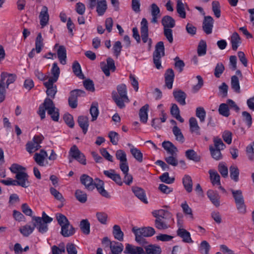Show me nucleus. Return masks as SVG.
Here are the masks:
<instances>
[{"mask_svg":"<svg viewBox=\"0 0 254 254\" xmlns=\"http://www.w3.org/2000/svg\"><path fill=\"white\" fill-rule=\"evenodd\" d=\"M46 110L54 121L58 122L59 121V109L55 107L54 102L49 98H46L44 102L39 107L38 113L42 120L45 118Z\"/></svg>","mask_w":254,"mask_h":254,"instance_id":"nucleus-3","label":"nucleus"},{"mask_svg":"<svg viewBox=\"0 0 254 254\" xmlns=\"http://www.w3.org/2000/svg\"><path fill=\"white\" fill-rule=\"evenodd\" d=\"M57 55L59 60L62 64H66V51L64 46H60L57 51Z\"/></svg>","mask_w":254,"mask_h":254,"instance_id":"nucleus-32","label":"nucleus"},{"mask_svg":"<svg viewBox=\"0 0 254 254\" xmlns=\"http://www.w3.org/2000/svg\"><path fill=\"white\" fill-rule=\"evenodd\" d=\"M162 145L164 149L171 155H174L178 152L177 148L169 141H163Z\"/></svg>","mask_w":254,"mask_h":254,"instance_id":"nucleus-23","label":"nucleus"},{"mask_svg":"<svg viewBox=\"0 0 254 254\" xmlns=\"http://www.w3.org/2000/svg\"><path fill=\"white\" fill-rule=\"evenodd\" d=\"M117 92L113 91L112 96L117 106L120 109L125 108V103L129 102V99L127 96V90L126 85L121 84L117 87Z\"/></svg>","mask_w":254,"mask_h":254,"instance_id":"nucleus-4","label":"nucleus"},{"mask_svg":"<svg viewBox=\"0 0 254 254\" xmlns=\"http://www.w3.org/2000/svg\"><path fill=\"white\" fill-rule=\"evenodd\" d=\"M108 136L110 139V141L113 145H116L118 144L119 140V135L117 132L111 131L109 132Z\"/></svg>","mask_w":254,"mask_h":254,"instance_id":"nucleus-61","label":"nucleus"},{"mask_svg":"<svg viewBox=\"0 0 254 254\" xmlns=\"http://www.w3.org/2000/svg\"><path fill=\"white\" fill-rule=\"evenodd\" d=\"M185 155L186 157L190 160H192L195 162H198L200 160V157L198 156L196 152L193 149H189L186 151Z\"/></svg>","mask_w":254,"mask_h":254,"instance_id":"nucleus-40","label":"nucleus"},{"mask_svg":"<svg viewBox=\"0 0 254 254\" xmlns=\"http://www.w3.org/2000/svg\"><path fill=\"white\" fill-rule=\"evenodd\" d=\"M132 190L134 195L144 203H148L144 190L141 188L133 187Z\"/></svg>","mask_w":254,"mask_h":254,"instance_id":"nucleus-19","label":"nucleus"},{"mask_svg":"<svg viewBox=\"0 0 254 254\" xmlns=\"http://www.w3.org/2000/svg\"><path fill=\"white\" fill-rule=\"evenodd\" d=\"M43 38L41 33H39L35 40V50L37 53H40L44 47Z\"/></svg>","mask_w":254,"mask_h":254,"instance_id":"nucleus-41","label":"nucleus"},{"mask_svg":"<svg viewBox=\"0 0 254 254\" xmlns=\"http://www.w3.org/2000/svg\"><path fill=\"white\" fill-rule=\"evenodd\" d=\"M32 220L35 222L34 223V228L36 227L41 233H46L48 230L47 223L41 220L40 217L33 216Z\"/></svg>","mask_w":254,"mask_h":254,"instance_id":"nucleus-10","label":"nucleus"},{"mask_svg":"<svg viewBox=\"0 0 254 254\" xmlns=\"http://www.w3.org/2000/svg\"><path fill=\"white\" fill-rule=\"evenodd\" d=\"M241 39L239 34L235 32L232 36L231 39V43L232 44V48L234 51H236L239 47V44L241 43Z\"/></svg>","mask_w":254,"mask_h":254,"instance_id":"nucleus-44","label":"nucleus"},{"mask_svg":"<svg viewBox=\"0 0 254 254\" xmlns=\"http://www.w3.org/2000/svg\"><path fill=\"white\" fill-rule=\"evenodd\" d=\"M170 112L171 115L181 123H183L184 120L180 115V110L176 104H173L171 108Z\"/></svg>","mask_w":254,"mask_h":254,"instance_id":"nucleus-39","label":"nucleus"},{"mask_svg":"<svg viewBox=\"0 0 254 254\" xmlns=\"http://www.w3.org/2000/svg\"><path fill=\"white\" fill-rule=\"evenodd\" d=\"M48 156L47 152L41 149L39 153H36L34 155V159L36 163L40 166H45L48 164V162L45 163V159Z\"/></svg>","mask_w":254,"mask_h":254,"instance_id":"nucleus-9","label":"nucleus"},{"mask_svg":"<svg viewBox=\"0 0 254 254\" xmlns=\"http://www.w3.org/2000/svg\"><path fill=\"white\" fill-rule=\"evenodd\" d=\"M60 73V68L58 66L57 63H54L53 64L52 68L51 69V74L52 76L49 78L48 81L56 82L59 79Z\"/></svg>","mask_w":254,"mask_h":254,"instance_id":"nucleus-26","label":"nucleus"},{"mask_svg":"<svg viewBox=\"0 0 254 254\" xmlns=\"http://www.w3.org/2000/svg\"><path fill=\"white\" fill-rule=\"evenodd\" d=\"M1 79L0 80H2L3 85L4 86V80L7 78L6 84V88H8V86L10 84L13 83L16 79V75L15 74H10L7 72H2L1 73Z\"/></svg>","mask_w":254,"mask_h":254,"instance_id":"nucleus-20","label":"nucleus"},{"mask_svg":"<svg viewBox=\"0 0 254 254\" xmlns=\"http://www.w3.org/2000/svg\"><path fill=\"white\" fill-rule=\"evenodd\" d=\"M149 109V105L145 104L144 106L142 107L139 112V116L140 121L143 123H146L148 120V114L147 112Z\"/></svg>","mask_w":254,"mask_h":254,"instance_id":"nucleus-31","label":"nucleus"},{"mask_svg":"<svg viewBox=\"0 0 254 254\" xmlns=\"http://www.w3.org/2000/svg\"><path fill=\"white\" fill-rule=\"evenodd\" d=\"M124 253L126 254H146L144 249L141 247L127 244Z\"/></svg>","mask_w":254,"mask_h":254,"instance_id":"nucleus-8","label":"nucleus"},{"mask_svg":"<svg viewBox=\"0 0 254 254\" xmlns=\"http://www.w3.org/2000/svg\"><path fill=\"white\" fill-rule=\"evenodd\" d=\"M172 131L176 137V140L182 143L184 142L185 137L181 129L177 126H174L173 127Z\"/></svg>","mask_w":254,"mask_h":254,"instance_id":"nucleus-42","label":"nucleus"},{"mask_svg":"<svg viewBox=\"0 0 254 254\" xmlns=\"http://www.w3.org/2000/svg\"><path fill=\"white\" fill-rule=\"evenodd\" d=\"M219 113L223 116L228 117L230 115V111L228 105L226 103H222L218 109Z\"/></svg>","mask_w":254,"mask_h":254,"instance_id":"nucleus-55","label":"nucleus"},{"mask_svg":"<svg viewBox=\"0 0 254 254\" xmlns=\"http://www.w3.org/2000/svg\"><path fill=\"white\" fill-rule=\"evenodd\" d=\"M210 246L206 241H203L199 247V251L202 254H209Z\"/></svg>","mask_w":254,"mask_h":254,"instance_id":"nucleus-54","label":"nucleus"},{"mask_svg":"<svg viewBox=\"0 0 254 254\" xmlns=\"http://www.w3.org/2000/svg\"><path fill=\"white\" fill-rule=\"evenodd\" d=\"M177 235L178 236L182 238V241L186 243H192L193 242L192 240L190 234L184 228L178 229L177 231Z\"/></svg>","mask_w":254,"mask_h":254,"instance_id":"nucleus-15","label":"nucleus"},{"mask_svg":"<svg viewBox=\"0 0 254 254\" xmlns=\"http://www.w3.org/2000/svg\"><path fill=\"white\" fill-rule=\"evenodd\" d=\"M243 121L245 122L249 127H251L252 124V118L251 114L246 111L242 113Z\"/></svg>","mask_w":254,"mask_h":254,"instance_id":"nucleus-63","label":"nucleus"},{"mask_svg":"<svg viewBox=\"0 0 254 254\" xmlns=\"http://www.w3.org/2000/svg\"><path fill=\"white\" fill-rule=\"evenodd\" d=\"M75 232V228L70 225V222L61 227V235L64 237H69L72 236Z\"/></svg>","mask_w":254,"mask_h":254,"instance_id":"nucleus-16","label":"nucleus"},{"mask_svg":"<svg viewBox=\"0 0 254 254\" xmlns=\"http://www.w3.org/2000/svg\"><path fill=\"white\" fill-rule=\"evenodd\" d=\"M141 37L143 43H145L148 39V22L145 18H143L141 22Z\"/></svg>","mask_w":254,"mask_h":254,"instance_id":"nucleus-14","label":"nucleus"},{"mask_svg":"<svg viewBox=\"0 0 254 254\" xmlns=\"http://www.w3.org/2000/svg\"><path fill=\"white\" fill-rule=\"evenodd\" d=\"M213 142L214 146L211 145L209 147L211 155L214 159L220 160L223 158L221 150L224 149L226 145L221 139L218 137H214Z\"/></svg>","mask_w":254,"mask_h":254,"instance_id":"nucleus-5","label":"nucleus"},{"mask_svg":"<svg viewBox=\"0 0 254 254\" xmlns=\"http://www.w3.org/2000/svg\"><path fill=\"white\" fill-rule=\"evenodd\" d=\"M153 56H165V48L164 43L160 41L155 46V50L153 52Z\"/></svg>","mask_w":254,"mask_h":254,"instance_id":"nucleus-37","label":"nucleus"},{"mask_svg":"<svg viewBox=\"0 0 254 254\" xmlns=\"http://www.w3.org/2000/svg\"><path fill=\"white\" fill-rule=\"evenodd\" d=\"M110 248L113 253L120 254L123 251L124 246L121 243L113 241L112 243H110Z\"/></svg>","mask_w":254,"mask_h":254,"instance_id":"nucleus-34","label":"nucleus"},{"mask_svg":"<svg viewBox=\"0 0 254 254\" xmlns=\"http://www.w3.org/2000/svg\"><path fill=\"white\" fill-rule=\"evenodd\" d=\"M230 176L232 180L234 182H237L239 181V176L240 171L238 168L235 165H232L229 168Z\"/></svg>","mask_w":254,"mask_h":254,"instance_id":"nucleus-36","label":"nucleus"},{"mask_svg":"<svg viewBox=\"0 0 254 254\" xmlns=\"http://www.w3.org/2000/svg\"><path fill=\"white\" fill-rule=\"evenodd\" d=\"M48 11V7L46 6H43L40 13V22L42 28L45 27L48 23L49 20V15Z\"/></svg>","mask_w":254,"mask_h":254,"instance_id":"nucleus-17","label":"nucleus"},{"mask_svg":"<svg viewBox=\"0 0 254 254\" xmlns=\"http://www.w3.org/2000/svg\"><path fill=\"white\" fill-rule=\"evenodd\" d=\"M75 195L76 199L81 203H85L87 200V195L86 193L81 190H76L75 192Z\"/></svg>","mask_w":254,"mask_h":254,"instance_id":"nucleus-57","label":"nucleus"},{"mask_svg":"<svg viewBox=\"0 0 254 254\" xmlns=\"http://www.w3.org/2000/svg\"><path fill=\"white\" fill-rule=\"evenodd\" d=\"M206 43L203 40H201L197 47V54L199 56H203L206 52Z\"/></svg>","mask_w":254,"mask_h":254,"instance_id":"nucleus-52","label":"nucleus"},{"mask_svg":"<svg viewBox=\"0 0 254 254\" xmlns=\"http://www.w3.org/2000/svg\"><path fill=\"white\" fill-rule=\"evenodd\" d=\"M132 231L134 234L135 236V241L140 245L142 246L141 247H144L145 249V247H146L148 244V242L146 241V240L144 238V237H145V236H143L141 235H139V234L135 231V228H133Z\"/></svg>","mask_w":254,"mask_h":254,"instance_id":"nucleus-43","label":"nucleus"},{"mask_svg":"<svg viewBox=\"0 0 254 254\" xmlns=\"http://www.w3.org/2000/svg\"><path fill=\"white\" fill-rule=\"evenodd\" d=\"M225 67L223 64L221 63H218L214 69V75L217 78L220 77L221 75L224 71Z\"/></svg>","mask_w":254,"mask_h":254,"instance_id":"nucleus-64","label":"nucleus"},{"mask_svg":"<svg viewBox=\"0 0 254 254\" xmlns=\"http://www.w3.org/2000/svg\"><path fill=\"white\" fill-rule=\"evenodd\" d=\"M41 146L38 145L33 141H28L26 144V149L29 153H32L38 150Z\"/></svg>","mask_w":254,"mask_h":254,"instance_id":"nucleus-47","label":"nucleus"},{"mask_svg":"<svg viewBox=\"0 0 254 254\" xmlns=\"http://www.w3.org/2000/svg\"><path fill=\"white\" fill-rule=\"evenodd\" d=\"M173 96L175 100L181 105H185L187 94L181 90H174Z\"/></svg>","mask_w":254,"mask_h":254,"instance_id":"nucleus-18","label":"nucleus"},{"mask_svg":"<svg viewBox=\"0 0 254 254\" xmlns=\"http://www.w3.org/2000/svg\"><path fill=\"white\" fill-rule=\"evenodd\" d=\"M56 217L57 220L58 221V224L62 227V226L65 225V224H67L69 223V221L66 217L65 215L62 213H57L56 214Z\"/></svg>","mask_w":254,"mask_h":254,"instance_id":"nucleus-59","label":"nucleus"},{"mask_svg":"<svg viewBox=\"0 0 254 254\" xmlns=\"http://www.w3.org/2000/svg\"><path fill=\"white\" fill-rule=\"evenodd\" d=\"M160 181L167 184H173L175 181L174 178H170L168 172L164 173L162 175L159 176Z\"/></svg>","mask_w":254,"mask_h":254,"instance_id":"nucleus-56","label":"nucleus"},{"mask_svg":"<svg viewBox=\"0 0 254 254\" xmlns=\"http://www.w3.org/2000/svg\"><path fill=\"white\" fill-rule=\"evenodd\" d=\"M210 175V179L213 185H220V177L218 173L216 171L212 170L209 171Z\"/></svg>","mask_w":254,"mask_h":254,"instance_id":"nucleus-38","label":"nucleus"},{"mask_svg":"<svg viewBox=\"0 0 254 254\" xmlns=\"http://www.w3.org/2000/svg\"><path fill=\"white\" fill-rule=\"evenodd\" d=\"M183 184L186 190L190 192L192 189V182L190 176L186 175L183 178Z\"/></svg>","mask_w":254,"mask_h":254,"instance_id":"nucleus-35","label":"nucleus"},{"mask_svg":"<svg viewBox=\"0 0 254 254\" xmlns=\"http://www.w3.org/2000/svg\"><path fill=\"white\" fill-rule=\"evenodd\" d=\"M80 182L83 185L85 188L89 190H92L96 188L99 193L103 196L109 198L110 195L106 190L104 188V182L103 181L96 179L95 182H93V179L86 174H83L81 176Z\"/></svg>","mask_w":254,"mask_h":254,"instance_id":"nucleus-2","label":"nucleus"},{"mask_svg":"<svg viewBox=\"0 0 254 254\" xmlns=\"http://www.w3.org/2000/svg\"><path fill=\"white\" fill-rule=\"evenodd\" d=\"M231 192L235 199V203L244 201V198L241 190H231Z\"/></svg>","mask_w":254,"mask_h":254,"instance_id":"nucleus-49","label":"nucleus"},{"mask_svg":"<svg viewBox=\"0 0 254 254\" xmlns=\"http://www.w3.org/2000/svg\"><path fill=\"white\" fill-rule=\"evenodd\" d=\"M207 195L215 206L218 207L220 205V196L217 191L209 190L207 192Z\"/></svg>","mask_w":254,"mask_h":254,"instance_id":"nucleus-22","label":"nucleus"},{"mask_svg":"<svg viewBox=\"0 0 254 254\" xmlns=\"http://www.w3.org/2000/svg\"><path fill=\"white\" fill-rule=\"evenodd\" d=\"M190 131L196 135H200V127L198 126L195 118L191 117L189 120Z\"/></svg>","mask_w":254,"mask_h":254,"instance_id":"nucleus-27","label":"nucleus"},{"mask_svg":"<svg viewBox=\"0 0 254 254\" xmlns=\"http://www.w3.org/2000/svg\"><path fill=\"white\" fill-rule=\"evenodd\" d=\"M218 170L223 178H226L228 177V170L225 163L223 162L219 163L218 166Z\"/></svg>","mask_w":254,"mask_h":254,"instance_id":"nucleus-53","label":"nucleus"},{"mask_svg":"<svg viewBox=\"0 0 254 254\" xmlns=\"http://www.w3.org/2000/svg\"><path fill=\"white\" fill-rule=\"evenodd\" d=\"M181 207L182 208L183 211L185 214L191 219V220H193V215L192 214V211L191 208L189 206L186 202L182 203L181 204Z\"/></svg>","mask_w":254,"mask_h":254,"instance_id":"nucleus-50","label":"nucleus"},{"mask_svg":"<svg viewBox=\"0 0 254 254\" xmlns=\"http://www.w3.org/2000/svg\"><path fill=\"white\" fill-rule=\"evenodd\" d=\"M90 113L92 116V121H95L99 115V110L98 109V103H93L90 109Z\"/></svg>","mask_w":254,"mask_h":254,"instance_id":"nucleus-48","label":"nucleus"},{"mask_svg":"<svg viewBox=\"0 0 254 254\" xmlns=\"http://www.w3.org/2000/svg\"><path fill=\"white\" fill-rule=\"evenodd\" d=\"M155 220V226L159 230H165L170 228L174 223L172 214L169 211L160 209L152 212Z\"/></svg>","mask_w":254,"mask_h":254,"instance_id":"nucleus-1","label":"nucleus"},{"mask_svg":"<svg viewBox=\"0 0 254 254\" xmlns=\"http://www.w3.org/2000/svg\"><path fill=\"white\" fill-rule=\"evenodd\" d=\"M214 20L211 16H205L202 22V29L207 35L212 33Z\"/></svg>","mask_w":254,"mask_h":254,"instance_id":"nucleus-7","label":"nucleus"},{"mask_svg":"<svg viewBox=\"0 0 254 254\" xmlns=\"http://www.w3.org/2000/svg\"><path fill=\"white\" fill-rule=\"evenodd\" d=\"M135 231L138 232L139 235L146 237H151L155 233L154 229L151 227H143L138 229L135 228Z\"/></svg>","mask_w":254,"mask_h":254,"instance_id":"nucleus-24","label":"nucleus"},{"mask_svg":"<svg viewBox=\"0 0 254 254\" xmlns=\"http://www.w3.org/2000/svg\"><path fill=\"white\" fill-rule=\"evenodd\" d=\"M54 83L55 82L48 81L43 83L45 87L47 88V95L53 99L55 98V95L57 92V87L56 85H54Z\"/></svg>","mask_w":254,"mask_h":254,"instance_id":"nucleus-13","label":"nucleus"},{"mask_svg":"<svg viewBox=\"0 0 254 254\" xmlns=\"http://www.w3.org/2000/svg\"><path fill=\"white\" fill-rule=\"evenodd\" d=\"M196 116L199 119L200 122L203 123L205 121L206 112L203 107H197L196 109Z\"/></svg>","mask_w":254,"mask_h":254,"instance_id":"nucleus-58","label":"nucleus"},{"mask_svg":"<svg viewBox=\"0 0 254 254\" xmlns=\"http://www.w3.org/2000/svg\"><path fill=\"white\" fill-rule=\"evenodd\" d=\"M144 249L146 254H160L162 252L161 247L156 245H149Z\"/></svg>","mask_w":254,"mask_h":254,"instance_id":"nucleus-30","label":"nucleus"},{"mask_svg":"<svg viewBox=\"0 0 254 254\" xmlns=\"http://www.w3.org/2000/svg\"><path fill=\"white\" fill-rule=\"evenodd\" d=\"M166 86L169 89L172 88L175 74L172 68L167 69L164 74Z\"/></svg>","mask_w":254,"mask_h":254,"instance_id":"nucleus-12","label":"nucleus"},{"mask_svg":"<svg viewBox=\"0 0 254 254\" xmlns=\"http://www.w3.org/2000/svg\"><path fill=\"white\" fill-rule=\"evenodd\" d=\"M77 122L83 133L86 134L89 127L88 118L86 116H80L78 118Z\"/></svg>","mask_w":254,"mask_h":254,"instance_id":"nucleus-21","label":"nucleus"},{"mask_svg":"<svg viewBox=\"0 0 254 254\" xmlns=\"http://www.w3.org/2000/svg\"><path fill=\"white\" fill-rule=\"evenodd\" d=\"M129 146H130V151L133 157L139 162H142L143 161V154L140 150L137 148L134 147L130 143L128 144Z\"/></svg>","mask_w":254,"mask_h":254,"instance_id":"nucleus-29","label":"nucleus"},{"mask_svg":"<svg viewBox=\"0 0 254 254\" xmlns=\"http://www.w3.org/2000/svg\"><path fill=\"white\" fill-rule=\"evenodd\" d=\"M113 234L114 238L122 242L124 240V233L119 225H115L113 227Z\"/></svg>","mask_w":254,"mask_h":254,"instance_id":"nucleus-33","label":"nucleus"},{"mask_svg":"<svg viewBox=\"0 0 254 254\" xmlns=\"http://www.w3.org/2000/svg\"><path fill=\"white\" fill-rule=\"evenodd\" d=\"M107 8L106 0H97L96 11L99 16L103 15Z\"/></svg>","mask_w":254,"mask_h":254,"instance_id":"nucleus-28","label":"nucleus"},{"mask_svg":"<svg viewBox=\"0 0 254 254\" xmlns=\"http://www.w3.org/2000/svg\"><path fill=\"white\" fill-rule=\"evenodd\" d=\"M15 184L16 186H19L23 188H26L30 185V182L28 181V175L23 172L19 173L15 175Z\"/></svg>","mask_w":254,"mask_h":254,"instance_id":"nucleus-6","label":"nucleus"},{"mask_svg":"<svg viewBox=\"0 0 254 254\" xmlns=\"http://www.w3.org/2000/svg\"><path fill=\"white\" fill-rule=\"evenodd\" d=\"M103 173L106 176L112 179L118 185L122 186L123 185V183L120 175L116 173L114 170H105Z\"/></svg>","mask_w":254,"mask_h":254,"instance_id":"nucleus-11","label":"nucleus"},{"mask_svg":"<svg viewBox=\"0 0 254 254\" xmlns=\"http://www.w3.org/2000/svg\"><path fill=\"white\" fill-rule=\"evenodd\" d=\"M212 11L217 18H219L221 15L220 3L218 1H213L212 2Z\"/></svg>","mask_w":254,"mask_h":254,"instance_id":"nucleus-60","label":"nucleus"},{"mask_svg":"<svg viewBox=\"0 0 254 254\" xmlns=\"http://www.w3.org/2000/svg\"><path fill=\"white\" fill-rule=\"evenodd\" d=\"M161 23L164 26V28H172L175 26V20L169 15L163 17Z\"/></svg>","mask_w":254,"mask_h":254,"instance_id":"nucleus-25","label":"nucleus"},{"mask_svg":"<svg viewBox=\"0 0 254 254\" xmlns=\"http://www.w3.org/2000/svg\"><path fill=\"white\" fill-rule=\"evenodd\" d=\"M231 86L232 89L236 93H240V86L238 77L236 75L231 77Z\"/></svg>","mask_w":254,"mask_h":254,"instance_id":"nucleus-45","label":"nucleus"},{"mask_svg":"<svg viewBox=\"0 0 254 254\" xmlns=\"http://www.w3.org/2000/svg\"><path fill=\"white\" fill-rule=\"evenodd\" d=\"M34 229V226L31 227L30 225H26L21 227L19 231L23 236L28 237L33 232Z\"/></svg>","mask_w":254,"mask_h":254,"instance_id":"nucleus-51","label":"nucleus"},{"mask_svg":"<svg viewBox=\"0 0 254 254\" xmlns=\"http://www.w3.org/2000/svg\"><path fill=\"white\" fill-rule=\"evenodd\" d=\"M177 11L179 16L182 18H185L186 17V13L185 10L184 5L182 2H177Z\"/></svg>","mask_w":254,"mask_h":254,"instance_id":"nucleus-62","label":"nucleus"},{"mask_svg":"<svg viewBox=\"0 0 254 254\" xmlns=\"http://www.w3.org/2000/svg\"><path fill=\"white\" fill-rule=\"evenodd\" d=\"M80 228L82 233L85 235L90 233V223L87 219H83L80 222Z\"/></svg>","mask_w":254,"mask_h":254,"instance_id":"nucleus-46","label":"nucleus"}]
</instances>
